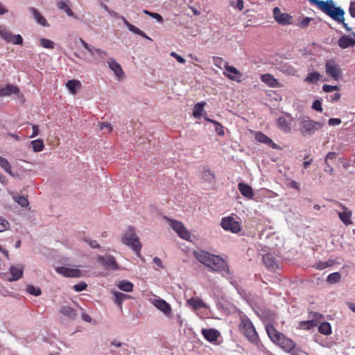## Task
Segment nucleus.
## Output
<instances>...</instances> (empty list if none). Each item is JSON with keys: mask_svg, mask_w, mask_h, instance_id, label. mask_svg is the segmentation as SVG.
<instances>
[{"mask_svg": "<svg viewBox=\"0 0 355 355\" xmlns=\"http://www.w3.org/2000/svg\"><path fill=\"white\" fill-rule=\"evenodd\" d=\"M196 259L214 271L219 272L226 278L231 277V272L227 262L220 257L208 252L198 250L193 252Z\"/></svg>", "mask_w": 355, "mask_h": 355, "instance_id": "obj_1", "label": "nucleus"}, {"mask_svg": "<svg viewBox=\"0 0 355 355\" xmlns=\"http://www.w3.org/2000/svg\"><path fill=\"white\" fill-rule=\"evenodd\" d=\"M314 5L336 22L343 24L346 31H350L352 30V28L348 26V24L345 22L344 10L340 7L335 6L333 0H327L326 1L317 0Z\"/></svg>", "mask_w": 355, "mask_h": 355, "instance_id": "obj_2", "label": "nucleus"}, {"mask_svg": "<svg viewBox=\"0 0 355 355\" xmlns=\"http://www.w3.org/2000/svg\"><path fill=\"white\" fill-rule=\"evenodd\" d=\"M240 323L239 328L242 334L252 345H255L260 351H263L264 346L260 340L258 333L251 321L245 314L240 315Z\"/></svg>", "mask_w": 355, "mask_h": 355, "instance_id": "obj_3", "label": "nucleus"}, {"mask_svg": "<svg viewBox=\"0 0 355 355\" xmlns=\"http://www.w3.org/2000/svg\"><path fill=\"white\" fill-rule=\"evenodd\" d=\"M298 121L299 131L303 137H309L314 135L316 131L322 129L324 125L323 122L315 121L305 115L300 116Z\"/></svg>", "mask_w": 355, "mask_h": 355, "instance_id": "obj_4", "label": "nucleus"}, {"mask_svg": "<svg viewBox=\"0 0 355 355\" xmlns=\"http://www.w3.org/2000/svg\"><path fill=\"white\" fill-rule=\"evenodd\" d=\"M324 68L327 75L332 78L334 80H338L341 78V69L335 60L329 59L326 60Z\"/></svg>", "mask_w": 355, "mask_h": 355, "instance_id": "obj_5", "label": "nucleus"}, {"mask_svg": "<svg viewBox=\"0 0 355 355\" xmlns=\"http://www.w3.org/2000/svg\"><path fill=\"white\" fill-rule=\"evenodd\" d=\"M220 226L226 231L238 234L241 230L240 222L232 216L223 217L220 221Z\"/></svg>", "mask_w": 355, "mask_h": 355, "instance_id": "obj_6", "label": "nucleus"}, {"mask_svg": "<svg viewBox=\"0 0 355 355\" xmlns=\"http://www.w3.org/2000/svg\"><path fill=\"white\" fill-rule=\"evenodd\" d=\"M0 37L6 42L15 45H21L23 43V38L20 35H13L6 26L2 25H0Z\"/></svg>", "mask_w": 355, "mask_h": 355, "instance_id": "obj_7", "label": "nucleus"}, {"mask_svg": "<svg viewBox=\"0 0 355 355\" xmlns=\"http://www.w3.org/2000/svg\"><path fill=\"white\" fill-rule=\"evenodd\" d=\"M96 260L107 270H117L119 269V266L112 255H98L96 257Z\"/></svg>", "mask_w": 355, "mask_h": 355, "instance_id": "obj_8", "label": "nucleus"}, {"mask_svg": "<svg viewBox=\"0 0 355 355\" xmlns=\"http://www.w3.org/2000/svg\"><path fill=\"white\" fill-rule=\"evenodd\" d=\"M275 20L280 25L286 26L293 24V17L288 13H282L279 8L275 7L272 10Z\"/></svg>", "mask_w": 355, "mask_h": 355, "instance_id": "obj_9", "label": "nucleus"}, {"mask_svg": "<svg viewBox=\"0 0 355 355\" xmlns=\"http://www.w3.org/2000/svg\"><path fill=\"white\" fill-rule=\"evenodd\" d=\"M56 272L66 277L78 278L84 275V272L78 268H71L65 266L58 267Z\"/></svg>", "mask_w": 355, "mask_h": 355, "instance_id": "obj_10", "label": "nucleus"}, {"mask_svg": "<svg viewBox=\"0 0 355 355\" xmlns=\"http://www.w3.org/2000/svg\"><path fill=\"white\" fill-rule=\"evenodd\" d=\"M152 304L160 311H162L166 317L171 315L172 309L171 305L164 300L157 297L152 300Z\"/></svg>", "mask_w": 355, "mask_h": 355, "instance_id": "obj_11", "label": "nucleus"}, {"mask_svg": "<svg viewBox=\"0 0 355 355\" xmlns=\"http://www.w3.org/2000/svg\"><path fill=\"white\" fill-rule=\"evenodd\" d=\"M293 121V116L290 114L278 117L277 120V127L284 132L288 133L291 131V123Z\"/></svg>", "mask_w": 355, "mask_h": 355, "instance_id": "obj_12", "label": "nucleus"}, {"mask_svg": "<svg viewBox=\"0 0 355 355\" xmlns=\"http://www.w3.org/2000/svg\"><path fill=\"white\" fill-rule=\"evenodd\" d=\"M170 225L171 228L175 230L182 239L185 240H189L190 239V233L181 222L171 220L170 221Z\"/></svg>", "mask_w": 355, "mask_h": 355, "instance_id": "obj_13", "label": "nucleus"}, {"mask_svg": "<svg viewBox=\"0 0 355 355\" xmlns=\"http://www.w3.org/2000/svg\"><path fill=\"white\" fill-rule=\"evenodd\" d=\"M338 45L343 49L355 46V33H352V35H342L338 41Z\"/></svg>", "mask_w": 355, "mask_h": 355, "instance_id": "obj_14", "label": "nucleus"}, {"mask_svg": "<svg viewBox=\"0 0 355 355\" xmlns=\"http://www.w3.org/2000/svg\"><path fill=\"white\" fill-rule=\"evenodd\" d=\"M107 64L119 80L125 77V73L121 66L113 58L108 59Z\"/></svg>", "mask_w": 355, "mask_h": 355, "instance_id": "obj_15", "label": "nucleus"}, {"mask_svg": "<svg viewBox=\"0 0 355 355\" xmlns=\"http://www.w3.org/2000/svg\"><path fill=\"white\" fill-rule=\"evenodd\" d=\"M266 331L271 340L277 345L284 336L281 332L277 331L272 324H267L266 326Z\"/></svg>", "mask_w": 355, "mask_h": 355, "instance_id": "obj_16", "label": "nucleus"}, {"mask_svg": "<svg viewBox=\"0 0 355 355\" xmlns=\"http://www.w3.org/2000/svg\"><path fill=\"white\" fill-rule=\"evenodd\" d=\"M119 19L123 21L124 25L130 31L135 34L140 35L141 37L148 40L152 41V39L150 37H148L144 31H141L139 28L130 24L123 16H120Z\"/></svg>", "mask_w": 355, "mask_h": 355, "instance_id": "obj_17", "label": "nucleus"}, {"mask_svg": "<svg viewBox=\"0 0 355 355\" xmlns=\"http://www.w3.org/2000/svg\"><path fill=\"white\" fill-rule=\"evenodd\" d=\"M339 206L343 209V211L338 212V216L340 220L345 225H349L352 223L351 218L352 212L347 207L341 203H339Z\"/></svg>", "mask_w": 355, "mask_h": 355, "instance_id": "obj_18", "label": "nucleus"}, {"mask_svg": "<svg viewBox=\"0 0 355 355\" xmlns=\"http://www.w3.org/2000/svg\"><path fill=\"white\" fill-rule=\"evenodd\" d=\"M255 139L262 144H264L270 147H271L272 149H278L279 146L277 144L274 143L272 140L269 138L268 136H266L265 134H263L261 132H257L255 135Z\"/></svg>", "mask_w": 355, "mask_h": 355, "instance_id": "obj_19", "label": "nucleus"}, {"mask_svg": "<svg viewBox=\"0 0 355 355\" xmlns=\"http://www.w3.org/2000/svg\"><path fill=\"white\" fill-rule=\"evenodd\" d=\"M215 175L210 169L205 166L202 172V180L208 184L209 187H212L215 184Z\"/></svg>", "mask_w": 355, "mask_h": 355, "instance_id": "obj_20", "label": "nucleus"}, {"mask_svg": "<svg viewBox=\"0 0 355 355\" xmlns=\"http://www.w3.org/2000/svg\"><path fill=\"white\" fill-rule=\"evenodd\" d=\"M19 89L13 85L8 84L5 87H0V96H8L11 94H18Z\"/></svg>", "mask_w": 355, "mask_h": 355, "instance_id": "obj_21", "label": "nucleus"}, {"mask_svg": "<svg viewBox=\"0 0 355 355\" xmlns=\"http://www.w3.org/2000/svg\"><path fill=\"white\" fill-rule=\"evenodd\" d=\"M224 69H225V72H224L225 76L232 80H239V77L234 75L241 76V73L235 67L230 66L227 62H225Z\"/></svg>", "mask_w": 355, "mask_h": 355, "instance_id": "obj_22", "label": "nucleus"}, {"mask_svg": "<svg viewBox=\"0 0 355 355\" xmlns=\"http://www.w3.org/2000/svg\"><path fill=\"white\" fill-rule=\"evenodd\" d=\"M202 334L207 340L211 343L216 342L220 336L219 331L214 329H202Z\"/></svg>", "mask_w": 355, "mask_h": 355, "instance_id": "obj_23", "label": "nucleus"}, {"mask_svg": "<svg viewBox=\"0 0 355 355\" xmlns=\"http://www.w3.org/2000/svg\"><path fill=\"white\" fill-rule=\"evenodd\" d=\"M122 243L131 248L135 252L139 253L141 245L138 238L122 239Z\"/></svg>", "mask_w": 355, "mask_h": 355, "instance_id": "obj_24", "label": "nucleus"}, {"mask_svg": "<svg viewBox=\"0 0 355 355\" xmlns=\"http://www.w3.org/2000/svg\"><path fill=\"white\" fill-rule=\"evenodd\" d=\"M238 189L243 196L252 199L254 196V191L250 186L248 184L240 182L238 184Z\"/></svg>", "mask_w": 355, "mask_h": 355, "instance_id": "obj_25", "label": "nucleus"}, {"mask_svg": "<svg viewBox=\"0 0 355 355\" xmlns=\"http://www.w3.org/2000/svg\"><path fill=\"white\" fill-rule=\"evenodd\" d=\"M24 268L21 265L12 266L10 268V274L12 277L9 279L10 281H17L23 275Z\"/></svg>", "mask_w": 355, "mask_h": 355, "instance_id": "obj_26", "label": "nucleus"}, {"mask_svg": "<svg viewBox=\"0 0 355 355\" xmlns=\"http://www.w3.org/2000/svg\"><path fill=\"white\" fill-rule=\"evenodd\" d=\"M286 352L291 353L295 347V343L291 339L284 336L282 340L278 344Z\"/></svg>", "mask_w": 355, "mask_h": 355, "instance_id": "obj_27", "label": "nucleus"}, {"mask_svg": "<svg viewBox=\"0 0 355 355\" xmlns=\"http://www.w3.org/2000/svg\"><path fill=\"white\" fill-rule=\"evenodd\" d=\"M30 12L33 14L35 21L43 26H49V24L45 18L41 13L34 7L29 8Z\"/></svg>", "mask_w": 355, "mask_h": 355, "instance_id": "obj_28", "label": "nucleus"}, {"mask_svg": "<svg viewBox=\"0 0 355 355\" xmlns=\"http://www.w3.org/2000/svg\"><path fill=\"white\" fill-rule=\"evenodd\" d=\"M261 80L270 87H279L280 85L278 80L269 73L262 75Z\"/></svg>", "mask_w": 355, "mask_h": 355, "instance_id": "obj_29", "label": "nucleus"}, {"mask_svg": "<svg viewBox=\"0 0 355 355\" xmlns=\"http://www.w3.org/2000/svg\"><path fill=\"white\" fill-rule=\"evenodd\" d=\"M187 304L196 310L200 309L201 308H208V306L204 303L202 300L198 298L191 297L187 300Z\"/></svg>", "mask_w": 355, "mask_h": 355, "instance_id": "obj_30", "label": "nucleus"}, {"mask_svg": "<svg viewBox=\"0 0 355 355\" xmlns=\"http://www.w3.org/2000/svg\"><path fill=\"white\" fill-rule=\"evenodd\" d=\"M322 78V75L318 71L309 72L304 79V81L308 84H315Z\"/></svg>", "mask_w": 355, "mask_h": 355, "instance_id": "obj_31", "label": "nucleus"}, {"mask_svg": "<svg viewBox=\"0 0 355 355\" xmlns=\"http://www.w3.org/2000/svg\"><path fill=\"white\" fill-rule=\"evenodd\" d=\"M263 261L266 267L270 270H274L277 267L276 259L271 255H265L263 257Z\"/></svg>", "mask_w": 355, "mask_h": 355, "instance_id": "obj_32", "label": "nucleus"}, {"mask_svg": "<svg viewBox=\"0 0 355 355\" xmlns=\"http://www.w3.org/2000/svg\"><path fill=\"white\" fill-rule=\"evenodd\" d=\"M66 87L72 94H75L77 89L80 88L81 83L78 80H70L66 83Z\"/></svg>", "mask_w": 355, "mask_h": 355, "instance_id": "obj_33", "label": "nucleus"}, {"mask_svg": "<svg viewBox=\"0 0 355 355\" xmlns=\"http://www.w3.org/2000/svg\"><path fill=\"white\" fill-rule=\"evenodd\" d=\"M60 312L70 319H75L77 316L76 311L69 306H63Z\"/></svg>", "mask_w": 355, "mask_h": 355, "instance_id": "obj_34", "label": "nucleus"}, {"mask_svg": "<svg viewBox=\"0 0 355 355\" xmlns=\"http://www.w3.org/2000/svg\"><path fill=\"white\" fill-rule=\"evenodd\" d=\"M117 287L124 292L129 293L132 291L134 285L128 280H122L117 284Z\"/></svg>", "mask_w": 355, "mask_h": 355, "instance_id": "obj_35", "label": "nucleus"}, {"mask_svg": "<svg viewBox=\"0 0 355 355\" xmlns=\"http://www.w3.org/2000/svg\"><path fill=\"white\" fill-rule=\"evenodd\" d=\"M112 301L119 307V309H122V304L124 302V299L122 297V293L116 291H112Z\"/></svg>", "mask_w": 355, "mask_h": 355, "instance_id": "obj_36", "label": "nucleus"}, {"mask_svg": "<svg viewBox=\"0 0 355 355\" xmlns=\"http://www.w3.org/2000/svg\"><path fill=\"white\" fill-rule=\"evenodd\" d=\"M12 199L15 202L19 204L22 207H26L29 205L28 199L24 196H20L18 193H13Z\"/></svg>", "mask_w": 355, "mask_h": 355, "instance_id": "obj_37", "label": "nucleus"}, {"mask_svg": "<svg viewBox=\"0 0 355 355\" xmlns=\"http://www.w3.org/2000/svg\"><path fill=\"white\" fill-rule=\"evenodd\" d=\"M318 331L325 336H329L331 334V327L329 322H322L318 327Z\"/></svg>", "mask_w": 355, "mask_h": 355, "instance_id": "obj_38", "label": "nucleus"}, {"mask_svg": "<svg viewBox=\"0 0 355 355\" xmlns=\"http://www.w3.org/2000/svg\"><path fill=\"white\" fill-rule=\"evenodd\" d=\"M205 103L200 102L196 103L193 110V115L195 118L199 119L202 116V112L203 110V107L205 105Z\"/></svg>", "mask_w": 355, "mask_h": 355, "instance_id": "obj_39", "label": "nucleus"}, {"mask_svg": "<svg viewBox=\"0 0 355 355\" xmlns=\"http://www.w3.org/2000/svg\"><path fill=\"white\" fill-rule=\"evenodd\" d=\"M31 144L32 146L33 151L37 153L42 151L44 147V142L40 139L32 141L31 142Z\"/></svg>", "mask_w": 355, "mask_h": 355, "instance_id": "obj_40", "label": "nucleus"}, {"mask_svg": "<svg viewBox=\"0 0 355 355\" xmlns=\"http://www.w3.org/2000/svg\"><path fill=\"white\" fill-rule=\"evenodd\" d=\"M300 327L306 330H310L318 325V322L315 320H309L302 321L300 323Z\"/></svg>", "mask_w": 355, "mask_h": 355, "instance_id": "obj_41", "label": "nucleus"}, {"mask_svg": "<svg viewBox=\"0 0 355 355\" xmlns=\"http://www.w3.org/2000/svg\"><path fill=\"white\" fill-rule=\"evenodd\" d=\"M0 166L5 170L8 174L12 175L11 165L9 162L4 157L0 156Z\"/></svg>", "mask_w": 355, "mask_h": 355, "instance_id": "obj_42", "label": "nucleus"}, {"mask_svg": "<svg viewBox=\"0 0 355 355\" xmlns=\"http://www.w3.org/2000/svg\"><path fill=\"white\" fill-rule=\"evenodd\" d=\"M340 279L341 275L338 272H335L328 275L327 281L329 284H335L338 282Z\"/></svg>", "mask_w": 355, "mask_h": 355, "instance_id": "obj_43", "label": "nucleus"}, {"mask_svg": "<svg viewBox=\"0 0 355 355\" xmlns=\"http://www.w3.org/2000/svg\"><path fill=\"white\" fill-rule=\"evenodd\" d=\"M40 42V45L44 49H53L55 47V43L49 39L41 38Z\"/></svg>", "mask_w": 355, "mask_h": 355, "instance_id": "obj_44", "label": "nucleus"}, {"mask_svg": "<svg viewBox=\"0 0 355 355\" xmlns=\"http://www.w3.org/2000/svg\"><path fill=\"white\" fill-rule=\"evenodd\" d=\"M26 292L34 296H39L41 295L42 291L39 287L34 286L33 285H28L26 289Z\"/></svg>", "mask_w": 355, "mask_h": 355, "instance_id": "obj_45", "label": "nucleus"}, {"mask_svg": "<svg viewBox=\"0 0 355 355\" xmlns=\"http://www.w3.org/2000/svg\"><path fill=\"white\" fill-rule=\"evenodd\" d=\"M58 8L62 10H64L68 16H73V12L65 2L60 1L58 4Z\"/></svg>", "mask_w": 355, "mask_h": 355, "instance_id": "obj_46", "label": "nucleus"}, {"mask_svg": "<svg viewBox=\"0 0 355 355\" xmlns=\"http://www.w3.org/2000/svg\"><path fill=\"white\" fill-rule=\"evenodd\" d=\"M281 71L286 75H294L295 73V69L291 65L284 64L281 66L280 69Z\"/></svg>", "mask_w": 355, "mask_h": 355, "instance_id": "obj_47", "label": "nucleus"}, {"mask_svg": "<svg viewBox=\"0 0 355 355\" xmlns=\"http://www.w3.org/2000/svg\"><path fill=\"white\" fill-rule=\"evenodd\" d=\"M129 238H138L135 232V229L131 226L127 228L122 239H126Z\"/></svg>", "mask_w": 355, "mask_h": 355, "instance_id": "obj_48", "label": "nucleus"}, {"mask_svg": "<svg viewBox=\"0 0 355 355\" xmlns=\"http://www.w3.org/2000/svg\"><path fill=\"white\" fill-rule=\"evenodd\" d=\"M10 227L9 222L3 216H0V232H3Z\"/></svg>", "mask_w": 355, "mask_h": 355, "instance_id": "obj_49", "label": "nucleus"}, {"mask_svg": "<svg viewBox=\"0 0 355 355\" xmlns=\"http://www.w3.org/2000/svg\"><path fill=\"white\" fill-rule=\"evenodd\" d=\"M143 12L144 14H146V15H148V16L155 19L159 23H162L163 22L162 17L159 14H158V13L148 11L147 10H144Z\"/></svg>", "mask_w": 355, "mask_h": 355, "instance_id": "obj_50", "label": "nucleus"}, {"mask_svg": "<svg viewBox=\"0 0 355 355\" xmlns=\"http://www.w3.org/2000/svg\"><path fill=\"white\" fill-rule=\"evenodd\" d=\"M87 287V284L84 282H81L77 284H75L73 286V288L76 292H81L83 291L86 290Z\"/></svg>", "mask_w": 355, "mask_h": 355, "instance_id": "obj_51", "label": "nucleus"}, {"mask_svg": "<svg viewBox=\"0 0 355 355\" xmlns=\"http://www.w3.org/2000/svg\"><path fill=\"white\" fill-rule=\"evenodd\" d=\"M322 90L324 92L329 93V92L339 90V87L336 85H323Z\"/></svg>", "mask_w": 355, "mask_h": 355, "instance_id": "obj_52", "label": "nucleus"}, {"mask_svg": "<svg viewBox=\"0 0 355 355\" xmlns=\"http://www.w3.org/2000/svg\"><path fill=\"white\" fill-rule=\"evenodd\" d=\"M313 20V18H311V17H304L301 21L300 22L297 24L300 28H306V26H308V25L309 24V23Z\"/></svg>", "mask_w": 355, "mask_h": 355, "instance_id": "obj_53", "label": "nucleus"}, {"mask_svg": "<svg viewBox=\"0 0 355 355\" xmlns=\"http://www.w3.org/2000/svg\"><path fill=\"white\" fill-rule=\"evenodd\" d=\"M84 241L93 249H98L100 248L99 244L95 240H92L89 238H85L84 239Z\"/></svg>", "mask_w": 355, "mask_h": 355, "instance_id": "obj_54", "label": "nucleus"}, {"mask_svg": "<svg viewBox=\"0 0 355 355\" xmlns=\"http://www.w3.org/2000/svg\"><path fill=\"white\" fill-rule=\"evenodd\" d=\"M214 124L215 125L216 132L220 136L224 135L225 132L223 130V126L218 121L214 122Z\"/></svg>", "mask_w": 355, "mask_h": 355, "instance_id": "obj_55", "label": "nucleus"}, {"mask_svg": "<svg viewBox=\"0 0 355 355\" xmlns=\"http://www.w3.org/2000/svg\"><path fill=\"white\" fill-rule=\"evenodd\" d=\"M213 59V62L214 63V64L217 67H219V68H222V65L225 64V61L223 60V59L222 58H220V57H217V56H214L212 58Z\"/></svg>", "mask_w": 355, "mask_h": 355, "instance_id": "obj_56", "label": "nucleus"}, {"mask_svg": "<svg viewBox=\"0 0 355 355\" xmlns=\"http://www.w3.org/2000/svg\"><path fill=\"white\" fill-rule=\"evenodd\" d=\"M96 54H97V55H98V58L101 60H104L106 58V57L107 56V53L101 49H96Z\"/></svg>", "mask_w": 355, "mask_h": 355, "instance_id": "obj_57", "label": "nucleus"}, {"mask_svg": "<svg viewBox=\"0 0 355 355\" xmlns=\"http://www.w3.org/2000/svg\"><path fill=\"white\" fill-rule=\"evenodd\" d=\"M312 108L315 110V111H318V112H322V103L320 102V101L319 100H315L313 102V104H312Z\"/></svg>", "mask_w": 355, "mask_h": 355, "instance_id": "obj_58", "label": "nucleus"}, {"mask_svg": "<svg viewBox=\"0 0 355 355\" xmlns=\"http://www.w3.org/2000/svg\"><path fill=\"white\" fill-rule=\"evenodd\" d=\"M341 123V120L338 118H331L328 121V124L330 126L338 125Z\"/></svg>", "mask_w": 355, "mask_h": 355, "instance_id": "obj_59", "label": "nucleus"}, {"mask_svg": "<svg viewBox=\"0 0 355 355\" xmlns=\"http://www.w3.org/2000/svg\"><path fill=\"white\" fill-rule=\"evenodd\" d=\"M170 55L171 56L175 58L177 60V61L181 64H184L186 62L185 59L183 57L177 54L175 52H171Z\"/></svg>", "mask_w": 355, "mask_h": 355, "instance_id": "obj_60", "label": "nucleus"}, {"mask_svg": "<svg viewBox=\"0 0 355 355\" xmlns=\"http://www.w3.org/2000/svg\"><path fill=\"white\" fill-rule=\"evenodd\" d=\"M100 129L101 130H107V132H110L112 130V126L111 124L107 122H103L100 124Z\"/></svg>", "mask_w": 355, "mask_h": 355, "instance_id": "obj_61", "label": "nucleus"}, {"mask_svg": "<svg viewBox=\"0 0 355 355\" xmlns=\"http://www.w3.org/2000/svg\"><path fill=\"white\" fill-rule=\"evenodd\" d=\"M292 355H308V354L299 348H294L291 352Z\"/></svg>", "mask_w": 355, "mask_h": 355, "instance_id": "obj_62", "label": "nucleus"}, {"mask_svg": "<svg viewBox=\"0 0 355 355\" xmlns=\"http://www.w3.org/2000/svg\"><path fill=\"white\" fill-rule=\"evenodd\" d=\"M336 157V153L335 152H329L327 154L324 159V163L328 162L329 159H334Z\"/></svg>", "mask_w": 355, "mask_h": 355, "instance_id": "obj_63", "label": "nucleus"}, {"mask_svg": "<svg viewBox=\"0 0 355 355\" xmlns=\"http://www.w3.org/2000/svg\"><path fill=\"white\" fill-rule=\"evenodd\" d=\"M349 12L352 17L355 18V1L351 2L349 8Z\"/></svg>", "mask_w": 355, "mask_h": 355, "instance_id": "obj_64", "label": "nucleus"}]
</instances>
